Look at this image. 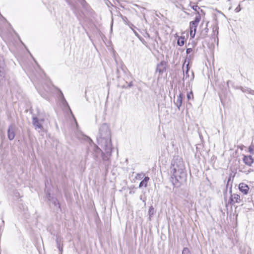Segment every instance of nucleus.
Wrapping results in <instances>:
<instances>
[{"label":"nucleus","instance_id":"nucleus-1","mask_svg":"<svg viewBox=\"0 0 254 254\" xmlns=\"http://www.w3.org/2000/svg\"><path fill=\"white\" fill-rule=\"evenodd\" d=\"M170 181L175 187H179L187 180V174L184 162L179 155L173 156L170 167Z\"/></svg>","mask_w":254,"mask_h":254},{"label":"nucleus","instance_id":"nucleus-2","mask_svg":"<svg viewBox=\"0 0 254 254\" xmlns=\"http://www.w3.org/2000/svg\"><path fill=\"white\" fill-rule=\"evenodd\" d=\"M97 143L105 150L106 155H103V160L108 161L112 155L113 150L111 141V132L108 124H102L99 129V134L97 137Z\"/></svg>","mask_w":254,"mask_h":254},{"label":"nucleus","instance_id":"nucleus-3","mask_svg":"<svg viewBox=\"0 0 254 254\" xmlns=\"http://www.w3.org/2000/svg\"><path fill=\"white\" fill-rule=\"evenodd\" d=\"M92 149V155L95 160H97L101 155H102V158L103 154L106 155L105 150H104V151H103V150L95 144L93 145Z\"/></svg>","mask_w":254,"mask_h":254},{"label":"nucleus","instance_id":"nucleus-4","mask_svg":"<svg viewBox=\"0 0 254 254\" xmlns=\"http://www.w3.org/2000/svg\"><path fill=\"white\" fill-rule=\"evenodd\" d=\"M201 19V16L200 14H197L195 17V19L193 21H192L190 22V32H196V27L198 25V23L200 22Z\"/></svg>","mask_w":254,"mask_h":254},{"label":"nucleus","instance_id":"nucleus-5","mask_svg":"<svg viewBox=\"0 0 254 254\" xmlns=\"http://www.w3.org/2000/svg\"><path fill=\"white\" fill-rule=\"evenodd\" d=\"M32 124L34 127V128L36 130H38L39 131L43 130L44 129L43 126V123L40 122L38 119L37 117H32Z\"/></svg>","mask_w":254,"mask_h":254},{"label":"nucleus","instance_id":"nucleus-6","mask_svg":"<svg viewBox=\"0 0 254 254\" xmlns=\"http://www.w3.org/2000/svg\"><path fill=\"white\" fill-rule=\"evenodd\" d=\"M243 161L246 165L251 167L254 162V159L252 155H243Z\"/></svg>","mask_w":254,"mask_h":254},{"label":"nucleus","instance_id":"nucleus-7","mask_svg":"<svg viewBox=\"0 0 254 254\" xmlns=\"http://www.w3.org/2000/svg\"><path fill=\"white\" fill-rule=\"evenodd\" d=\"M241 202V200L240 199V196L239 194H233L231 195V197L229 200V203L231 205H234L235 203H240Z\"/></svg>","mask_w":254,"mask_h":254},{"label":"nucleus","instance_id":"nucleus-8","mask_svg":"<svg viewBox=\"0 0 254 254\" xmlns=\"http://www.w3.org/2000/svg\"><path fill=\"white\" fill-rule=\"evenodd\" d=\"M15 135L14 126L13 125H11L9 126L7 130L8 138L9 140H12L14 138Z\"/></svg>","mask_w":254,"mask_h":254},{"label":"nucleus","instance_id":"nucleus-9","mask_svg":"<svg viewBox=\"0 0 254 254\" xmlns=\"http://www.w3.org/2000/svg\"><path fill=\"white\" fill-rule=\"evenodd\" d=\"M166 70V63L162 61L160 64H157L156 71L162 74Z\"/></svg>","mask_w":254,"mask_h":254},{"label":"nucleus","instance_id":"nucleus-10","mask_svg":"<svg viewBox=\"0 0 254 254\" xmlns=\"http://www.w3.org/2000/svg\"><path fill=\"white\" fill-rule=\"evenodd\" d=\"M239 189L240 191L244 193V194H247L249 190V187L248 185L244 183H241L239 185Z\"/></svg>","mask_w":254,"mask_h":254},{"label":"nucleus","instance_id":"nucleus-11","mask_svg":"<svg viewBox=\"0 0 254 254\" xmlns=\"http://www.w3.org/2000/svg\"><path fill=\"white\" fill-rule=\"evenodd\" d=\"M183 94L182 93L180 92L179 96L177 97V98L176 101H174V103L176 105L178 109L180 110V107L182 104V100L183 98Z\"/></svg>","mask_w":254,"mask_h":254},{"label":"nucleus","instance_id":"nucleus-12","mask_svg":"<svg viewBox=\"0 0 254 254\" xmlns=\"http://www.w3.org/2000/svg\"><path fill=\"white\" fill-rule=\"evenodd\" d=\"M237 89H240L244 93H247L251 95H254V90H252L250 88L247 87L239 86L237 88Z\"/></svg>","mask_w":254,"mask_h":254},{"label":"nucleus","instance_id":"nucleus-13","mask_svg":"<svg viewBox=\"0 0 254 254\" xmlns=\"http://www.w3.org/2000/svg\"><path fill=\"white\" fill-rule=\"evenodd\" d=\"M63 243L62 239L60 237H57L56 238V244L58 249H59L60 253H63V244L61 246V244Z\"/></svg>","mask_w":254,"mask_h":254},{"label":"nucleus","instance_id":"nucleus-14","mask_svg":"<svg viewBox=\"0 0 254 254\" xmlns=\"http://www.w3.org/2000/svg\"><path fill=\"white\" fill-rule=\"evenodd\" d=\"M49 201L52 203L54 206L60 209V204L58 199L55 197H52L51 198H49Z\"/></svg>","mask_w":254,"mask_h":254},{"label":"nucleus","instance_id":"nucleus-15","mask_svg":"<svg viewBox=\"0 0 254 254\" xmlns=\"http://www.w3.org/2000/svg\"><path fill=\"white\" fill-rule=\"evenodd\" d=\"M149 180V178L148 177H145L143 180L140 182L139 185V188H141L142 187H144L146 188L147 186V183Z\"/></svg>","mask_w":254,"mask_h":254},{"label":"nucleus","instance_id":"nucleus-16","mask_svg":"<svg viewBox=\"0 0 254 254\" xmlns=\"http://www.w3.org/2000/svg\"><path fill=\"white\" fill-rule=\"evenodd\" d=\"M60 97L61 98V100H62V102L63 104L64 105H66L68 107V108H69L70 112L71 113V111L69 108V107L68 105L67 102H66V101L65 100V99L64 97L63 93H62V92L61 91H60Z\"/></svg>","mask_w":254,"mask_h":254},{"label":"nucleus","instance_id":"nucleus-17","mask_svg":"<svg viewBox=\"0 0 254 254\" xmlns=\"http://www.w3.org/2000/svg\"><path fill=\"white\" fill-rule=\"evenodd\" d=\"M156 213V210L153 206H150L148 210V214L149 216V219H150L151 217L153 216V215Z\"/></svg>","mask_w":254,"mask_h":254},{"label":"nucleus","instance_id":"nucleus-18","mask_svg":"<svg viewBox=\"0 0 254 254\" xmlns=\"http://www.w3.org/2000/svg\"><path fill=\"white\" fill-rule=\"evenodd\" d=\"M187 67L186 70L185 71H183V79L184 80L186 79L188 77V76H189V74H188V72H189V64H187V67Z\"/></svg>","mask_w":254,"mask_h":254},{"label":"nucleus","instance_id":"nucleus-19","mask_svg":"<svg viewBox=\"0 0 254 254\" xmlns=\"http://www.w3.org/2000/svg\"><path fill=\"white\" fill-rule=\"evenodd\" d=\"M184 43H185V38H183L182 37H180V38H178V41H177V44L179 46H182L184 45Z\"/></svg>","mask_w":254,"mask_h":254},{"label":"nucleus","instance_id":"nucleus-20","mask_svg":"<svg viewBox=\"0 0 254 254\" xmlns=\"http://www.w3.org/2000/svg\"><path fill=\"white\" fill-rule=\"evenodd\" d=\"M134 34L143 44L146 43L145 39L139 33H134Z\"/></svg>","mask_w":254,"mask_h":254},{"label":"nucleus","instance_id":"nucleus-21","mask_svg":"<svg viewBox=\"0 0 254 254\" xmlns=\"http://www.w3.org/2000/svg\"><path fill=\"white\" fill-rule=\"evenodd\" d=\"M254 170L252 169H249L248 170H246L245 169L244 170L242 171V170H240V172H242L244 173H245L246 174H249V173H251V172H254Z\"/></svg>","mask_w":254,"mask_h":254},{"label":"nucleus","instance_id":"nucleus-22","mask_svg":"<svg viewBox=\"0 0 254 254\" xmlns=\"http://www.w3.org/2000/svg\"><path fill=\"white\" fill-rule=\"evenodd\" d=\"M190 252L188 248H184L182 251V254H190Z\"/></svg>","mask_w":254,"mask_h":254},{"label":"nucleus","instance_id":"nucleus-23","mask_svg":"<svg viewBox=\"0 0 254 254\" xmlns=\"http://www.w3.org/2000/svg\"><path fill=\"white\" fill-rule=\"evenodd\" d=\"M193 93H192V92L191 91L189 92V93H188V94H187V99H188V100H190L191 99H193Z\"/></svg>","mask_w":254,"mask_h":254},{"label":"nucleus","instance_id":"nucleus-24","mask_svg":"<svg viewBox=\"0 0 254 254\" xmlns=\"http://www.w3.org/2000/svg\"><path fill=\"white\" fill-rule=\"evenodd\" d=\"M5 75L4 68L0 69V76L4 77Z\"/></svg>","mask_w":254,"mask_h":254},{"label":"nucleus","instance_id":"nucleus-25","mask_svg":"<svg viewBox=\"0 0 254 254\" xmlns=\"http://www.w3.org/2000/svg\"><path fill=\"white\" fill-rule=\"evenodd\" d=\"M140 34H142L145 39L149 38L150 36L148 33H140Z\"/></svg>","mask_w":254,"mask_h":254},{"label":"nucleus","instance_id":"nucleus-26","mask_svg":"<svg viewBox=\"0 0 254 254\" xmlns=\"http://www.w3.org/2000/svg\"><path fill=\"white\" fill-rule=\"evenodd\" d=\"M192 8L195 11L197 12V14H199V12L198 11V10L200 9V8L197 5H193L192 6Z\"/></svg>","mask_w":254,"mask_h":254},{"label":"nucleus","instance_id":"nucleus-27","mask_svg":"<svg viewBox=\"0 0 254 254\" xmlns=\"http://www.w3.org/2000/svg\"><path fill=\"white\" fill-rule=\"evenodd\" d=\"M254 145H251L249 147V152L251 153V154H253L254 153Z\"/></svg>","mask_w":254,"mask_h":254},{"label":"nucleus","instance_id":"nucleus-28","mask_svg":"<svg viewBox=\"0 0 254 254\" xmlns=\"http://www.w3.org/2000/svg\"><path fill=\"white\" fill-rule=\"evenodd\" d=\"M37 119L40 122H41L43 124V123L45 121V119L43 117H42L41 116H39V117H37Z\"/></svg>","mask_w":254,"mask_h":254},{"label":"nucleus","instance_id":"nucleus-29","mask_svg":"<svg viewBox=\"0 0 254 254\" xmlns=\"http://www.w3.org/2000/svg\"><path fill=\"white\" fill-rule=\"evenodd\" d=\"M4 65L3 61L0 59V69L4 68Z\"/></svg>","mask_w":254,"mask_h":254},{"label":"nucleus","instance_id":"nucleus-30","mask_svg":"<svg viewBox=\"0 0 254 254\" xmlns=\"http://www.w3.org/2000/svg\"><path fill=\"white\" fill-rule=\"evenodd\" d=\"M241 10V6H240V5L239 4L235 9V11L236 12H238L239 11H240Z\"/></svg>","mask_w":254,"mask_h":254},{"label":"nucleus","instance_id":"nucleus-31","mask_svg":"<svg viewBox=\"0 0 254 254\" xmlns=\"http://www.w3.org/2000/svg\"><path fill=\"white\" fill-rule=\"evenodd\" d=\"M21 43L22 44V45L25 47V48H26V50L27 51L28 53L30 54V55L31 56V57L33 58V56L32 55H31V54L30 53V51L28 50V49L27 48V47H26V46L24 44V43H23L22 42H21ZM34 60H35L34 59H33Z\"/></svg>","mask_w":254,"mask_h":254},{"label":"nucleus","instance_id":"nucleus-32","mask_svg":"<svg viewBox=\"0 0 254 254\" xmlns=\"http://www.w3.org/2000/svg\"><path fill=\"white\" fill-rule=\"evenodd\" d=\"M130 28L133 31V32H136V29L137 30H139V29L136 28L135 27H134L133 25H131V26H130Z\"/></svg>","mask_w":254,"mask_h":254},{"label":"nucleus","instance_id":"nucleus-33","mask_svg":"<svg viewBox=\"0 0 254 254\" xmlns=\"http://www.w3.org/2000/svg\"><path fill=\"white\" fill-rule=\"evenodd\" d=\"M19 208L20 209H23L24 210L25 209H27V207L25 206L23 204H21L20 206H19Z\"/></svg>","mask_w":254,"mask_h":254},{"label":"nucleus","instance_id":"nucleus-34","mask_svg":"<svg viewBox=\"0 0 254 254\" xmlns=\"http://www.w3.org/2000/svg\"><path fill=\"white\" fill-rule=\"evenodd\" d=\"M192 50L191 48H188L186 50V53L187 54H189L190 53L192 52Z\"/></svg>","mask_w":254,"mask_h":254},{"label":"nucleus","instance_id":"nucleus-35","mask_svg":"<svg viewBox=\"0 0 254 254\" xmlns=\"http://www.w3.org/2000/svg\"><path fill=\"white\" fill-rule=\"evenodd\" d=\"M218 28L216 25H214V27L213 29V32H218Z\"/></svg>","mask_w":254,"mask_h":254},{"label":"nucleus","instance_id":"nucleus-36","mask_svg":"<svg viewBox=\"0 0 254 254\" xmlns=\"http://www.w3.org/2000/svg\"><path fill=\"white\" fill-rule=\"evenodd\" d=\"M120 68L123 71V72H125L126 67L123 64H121Z\"/></svg>","mask_w":254,"mask_h":254},{"label":"nucleus","instance_id":"nucleus-37","mask_svg":"<svg viewBox=\"0 0 254 254\" xmlns=\"http://www.w3.org/2000/svg\"><path fill=\"white\" fill-rule=\"evenodd\" d=\"M14 195H15V197H20V193L18 191L15 192L14 193Z\"/></svg>","mask_w":254,"mask_h":254},{"label":"nucleus","instance_id":"nucleus-38","mask_svg":"<svg viewBox=\"0 0 254 254\" xmlns=\"http://www.w3.org/2000/svg\"><path fill=\"white\" fill-rule=\"evenodd\" d=\"M196 33H190L191 38H193L195 36Z\"/></svg>","mask_w":254,"mask_h":254},{"label":"nucleus","instance_id":"nucleus-39","mask_svg":"<svg viewBox=\"0 0 254 254\" xmlns=\"http://www.w3.org/2000/svg\"><path fill=\"white\" fill-rule=\"evenodd\" d=\"M117 73L118 74V76H117L118 77H119V76H120V75H119L120 74V70H119L118 67H117Z\"/></svg>","mask_w":254,"mask_h":254},{"label":"nucleus","instance_id":"nucleus-40","mask_svg":"<svg viewBox=\"0 0 254 254\" xmlns=\"http://www.w3.org/2000/svg\"><path fill=\"white\" fill-rule=\"evenodd\" d=\"M132 85H133V84H132V81H131V82H130L128 83L127 87H132Z\"/></svg>","mask_w":254,"mask_h":254},{"label":"nucleus","instance_id":"nucleus-41","mask_svg":"<svg viewBox=\"0 0 254 254\" xmlns=\"http://www.w3.org/2000/svg\"><path fill=\"white\" fill-rule=\"evenodd\" d=\"M47 198L48 199H49V198H51L52 197H53L52 196H51V194L50 193H48L47 194Z\"/></svg>","mask_w":254,"mask_h":254},{"label":"nucleus","instance_id":"nucleus-42","mask_svg":"<svg viewBox=\"0 0 254 254\" xmlns=\"http://www.w3.org/2000/svg\"><path fill=\"white\" fill-rule=\"evenodd\" d=\"M137 176L138 177V179H141L142 178V177H141L142 175L141 174H137Z\"/></svg>","mask_w":254,"mask_h":254},{"label":"nucleus","instance_id":"nucleus-43","mask_svg":"<svg viewBox=\"0 0 254 254\" xmlns=\"http://www.w3.org/2000/svg\"><path fill=\"white\" fill-rule=\"evenodd\" d=\"M39 92L40 94H41V96H43L44 98H45V96L43 95L42 93H41V91L40 90L39 91Z\"/></svg>","mask_w":254,"mask_h":254},{"label":"nucleus","instance_id":"nucleus-44","mask_svg":"<svg viewBox=\"0 0 254 254\" xmlns=\"http://www.w3.org/2000/svg\"><path fill=\"white\" fill-rule=\"evenodd\" d=\"M231 81L230 80H228V81H227V85H228V86H229V83H231Z\"/></svg>","mask_w":254,"mask_h":254},{"label":"nucleus","instance_id":"nucleus-45","mask_svg":"<svg viewBox=\"0 0 254 254\" xmlns=\"http://www.w3.org/2000/svg\"><path fill=\"white\" fill-rule=\"evenodd\" d=\"M231 181V177H230L228 180V183Z\"/></svg>","mask_w":254,"mask_h":254},{"label":"nucleus","instance_id":"nucleus-46","mask_svg":"<svg viewBox=\"0 0 254 254\" xmlns=\"http://www.w3.org/2000/svg\"><path fill=\"white\" fill-rule=\"evenodd\" d=\"M62 253H60V254H63Z\"/></svg>","mask_w":254,"mask_h":254},{"label":"nucleus","instance_id":"nucleus-47","mask_svg":"<svg viewBox=\"0 0 254 254\" xmlns=\"http://www.w3.org/2000/svg\"><path fill=\"white\" fill-rule=\"evenodd\" d=\"M253 145H254V144Z\"/></svg>","mask_w":254,"mask_h":254}]
</instances>
